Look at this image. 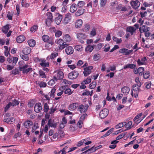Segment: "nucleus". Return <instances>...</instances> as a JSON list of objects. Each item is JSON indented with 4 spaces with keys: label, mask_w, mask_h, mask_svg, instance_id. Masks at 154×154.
Wrapping results in <instances>:
<instances>
[{
    "label": "nucleus",
    "mask_w": 154,
    "mask_h": 154,
    "mask_svg": "<svg viewBox=\"0 0 154 154\" xmlns=\"http://www.w3.org/2000/svg\"><path fill=\"white\" fill-rule=\"evenodd\" d=\"M55 81L56 80L54 78L53 79H51L48 82V84L50 86H52L55 84Z\"/></svg>",
    "instance_id": "obj_57"
},
{
    "label": "nucleus",
    "mask_w": 154,
    "mask_h": 154,
    "mask_svg": "<svg viewBox=\"0 0 154 154\" xmlns=\"http://www.w3.org/2000/svg\"><path fill=\"white\" fill-rule=\"evenodd\" d=\"M44 108V111L45 112H47L48 111L49 109V106L47 103H45Z\"/></svg>",
    "instance_id": "obj_47"
},
{
    "label": "nucleus",
    "mask_w": 154,
    "mask_h": 154,
    "mask_svg": "<svg viewBox=\"0 0 154 154\" xmlns=\"http://www.w3.org/2000/svg\"><path fill=\"white\" fill-rule=\"evenodd\" d=\"M76 36L77 38L79 39H85L86 38V35L82 33H78Z\"/></svg>",
    "instance_id": "obj_26"
},
{
    "label": "nucleus",
    "mask_w": 154,
    "mask_h": 154,
    "mask_svg": "<svg viewBox=\"0 0 154 154\" xmlns=\"http://www.w3.org/2000/svg\"><path fill=\"white\" fill-rule=\"evenodd\" d=\"M109 112L107 109L105 108L103 109L100 112V117L102 119L105 118L108 115Z\"/></svg>",
    "instance_id": "obj_5"
},
{
    "label": "nucleus",
    "mask_w": 154,
    "mask_h": 154,
    "mask_svg": "<svg viewBox=\"0 0 154 154\" xmlns=\"http://www.w3.org/2000/svg\"><path fill=\"white\" fill-rule=\"evenodd\" d=\"M121 91L124 94L127 95L128 94L130 89L127 87L124 86L122 88Z\"/></svg>",
    "instance_id": "obj_18"
},
{
    "label": "nucleus",
    "mask_w": 154,
    "mask_h": 154,
    "mask_svg": "<svg viewBox=\"0 0 154 154\" xmlns=\"http://www.w3.org/2000/svg\"><path fill=\"white\" fill-rule=\"evenodd\" d=\"M79 104L77 103H74L70 104L68 106V109L70 111H74L78 106Z\"/></svg>",
    "instance_id": "obj_13"
},
{
    "label": "nucleus",
    "mask_w": 154,
    "mask_h": 154,
    "mask_svg": "<svg viewBox=\"0 0 154 154\" xmlns=\"http://www.w3.org/2000/svg\"><path fill=\"white\" fill-rule=\"evenodd\" d=\"M95 46V45H89L86 46L85 49V51H88L89 52H91L94 49Z\"/></svg>",
    "instance_id": "obj_17"
},
{
    "label": "nucleus",
    "mask_w": 154,
    "mask_h": 154,
    "mask_svg": "<svg viewBox=\"0 0 154 154\" xmlns=\"http://www.w3.org/2000/svg\"><path fill=\"white\" fill-rule=\"evenodd\" d=\"M63 92L65 94H67L68 95H71L72 93V92L71 91L70 88H67Z\"/></svg>",
    "instance_id": "obj_42"
},
{
    "label": "nucleus",
    "mask_w": 154,
    "mask_h": 154,
    "mask_svg": "<svg viewBox=\"0 0 154 154\" xmlns=\"http://www.w3.org/2000/svg\"><path fill=\"white\" fill-rule=\"evenodd\" d=\"M28 45L30 47H34L35 44V42L33 39H30L28 41Z\"/></svg>",
    "instance_id": "obj_28"
},
{
    "label": "nucleus",
    "mask_w": 154,
    "mask_h": 154,
    "mask_svg": "<svg viewBox=\"0 0 154 154\" xmlns=\"http://www.w3.org/2000/svg\"><path fill=\"white\" fill-rule=\"evenodd\" d=\"M4 47L5 49L4 52L5 55L6 57H7L8 56V54H10L9 51L8 50V47L7 46H5Z\"/></svg>",
    "instance_id": "obj_52"
},
{
    "label": "nucleus",
    "mask_w": 154,
    "mask_h": 154,
    "mask_svg": "<svg viewBox=\"0 0 154 154\" xmlns=\"http://www.w3.org/2000/svg\"><path fill=\"white\" fill-rule=\"evenodd\" d=\"M62 34V32L60 30L57 31L55 33V35L56 37H59Z\"/></svg>",
    "instance_id": "obj_64"
},
{
    "label": "nucleus",
    "mask_w": 154,
    "mask_h": 154,
    "mask_svg": "<svg viewBox=\"0 0 154 154\" xmlns=\"http://www.w3.org/2000/svg\"><path fill=\"white\" fill-rule=\"evenodd\" d=\"M28 55H26V54H21L20 56L25 61H27L29 60Z\"/></svg>",
    "instance_id": "obj_38"
},
{
    "label": "nucleus",
    "mask_w": 154,
    "mask_h": 154,
    "mask_svg": "<svg viewBox=\"0 0 154 154\" xmlns=\"http://www.w3.org/2000/svg\"><path fill=\"white\" fill-rule=\"evenodd\" d=\"M32 122L30 121H27L25 122L24 124V125L26 128L29 129L32 125Z\"/></svg>",
    "instance_id": "obj_21"
},
{
    "label": "nucleus",
    "mask_w": 154,
    "mask_h": 154,
    "mask_svg": "<svg viewBox=\"0 0 154 154\" xmlns=\"http://www.w3.org/2000/svg\"><path fill=\"white\" fill-rule=\"evenodd\" d=\"M143 74V78L147 79L150 76V72L149 71H146L144 72Z\"/></svg>",
    "instance_id": "obj_34"
},
{
    "label": "nucleus",
    "mask_w": 154,
    "mask_h": 154,
    "mask_svg": "<svg viewBox=\"0 0 154 154\" xmlns=\"http://www.w3.org/2000/svg\"><path fill=\"white\" fill-rule=\"evenodd\" d=\"M9 29V26L7 25L2 29V31L3 32L6 33L8 32Z\"/></svg>",
    "instance_id": "obj_46"
},
{
    "label": "nucleus",
    "mask_w": 154,
    "mask_h": 154,
    "mask_svg": "<svg viewBox=\"0 0 154 154\" xmlns=\"http://www.w3.org/2000/svg\"><path fill=\"white\" fill-rule=\"evenodd\" d=\"M77 128V127L75 125H71L69 128V130L71 131H75Z\"/></svg>",
    "instance_id": "obj_36"
},
{
    "label": "nucleus",
    "mask_w": 154,
    "mask_h": 154,
    "mask_svg": "<svg viewBox=\"0 0 154 154\" xmlns=\"http://www.w3.org/2000/svg\"><path fill=\"white\" fill-rule=\"evenodd\" d=\"M136 30V29L132 26H130L128 27L127 29V31L130 32L131 34H132L133 33L135 32Z\"/></svg>",
    "instance_id": "obj_32"
},
{
    "label": "nucleus",
    "mask_w": 154,
    "mask_h": 154,
    "mask_svg": "<svg viewBox=\"0 0 154 154\" xmlns=\"http://www.w3.org/2000/svg\"><path fill=\"white\" fill-rule=\"evenodd\" d=\"M100 58V55L98 54H95L93 57V60L95 61L98 60Z\"/></svg>",
    "instance_id": "obj_40"
},
{
    "label": "nucleus",
    "mask_w": 154,
    "mask_h": 154,
    "mask_svg": "<svg viewBox=\"0 0 154 154\" xmlns=\"http://www.w3.org/2000/svg\"><path fill=\"white\" fill-rule=\"evenodd\" d=\"M49 38V36L47 35H44L42 37L43 40L45 42H48Z\"/></svg>",
    "instance_id": "obj_54"
},
{
    "label": "nucleus",
    "mask_w": 154,
    "mask_h": 154,
    "mask_svg": "<svg viewBox=\"0 0 154 154\" xmlns=\"http://www.w3.org/2000/svg\"><path fill=\"white\" fill-rule=\"evenodd\" d=\"M130 4L133 8L137 9L138 8L140 5V2L137 0L135 1H131Z\"/></svg>",
    "instance_id": "obj_8"
},
{
    "label": "nucleus",
    "mask_w": 154,
    "mask_h": 154,
    "mask_svg": "<svg viewBox=\"0 0 154 154\" xmlns=\"http://www.w3.org/2000/svg\"><path fill=\"white\" fill-rule=\"evenodd\" d=\"M57 44H59L60 46L59 47V49L60 50H62L65 47H66L69 44L67 43L66 42L61 39H59L57 41Z\"/></svg>",
    "instance_id": "obj_3"
},
{
    "label": "nucleus",
    "mask_w": 154,
    "mask_h": 154,
    "mask_svg": "<svg viewBox=\"0 0 154 154\" xmlns=\"http://www.w3.org/2000/svg\"><path fill=\"white\" fill-rule=\"evenodd\" d=\"M96 82H93L89 85V88L91 89L94 88L96 87Z\"/></svg>",
    "instance_id": "obj_49"
},
{
    "label": "nucleus",
    "mask_w": 154,
    "mask_h": 154,
    "mask_svg": "<svg viewBox=\"0 0 154 154\" xmlns=\"http://www.w3.org/2000/svg\"><path fill=\"white\" fill-rule=\"evenodd\" d=\"M149 28L144 25L142 26L139 28V31L141 33H145L147 31H149Z\"/></svg>",
    "instance_id": "obj_15"
},
{
    "label": "nucleus",
    "mask_w": 154,
    "mask_h": 154,
    "mask_svg": "<svg viewBox=\"0 0 154 154\" xmlns=\"http://www.w3.org/2000/svg\"><path fill=\"white\" fill-rule=\"evenodd\" d=\"M11 73L14 75L18 74L19 73V70L17 69L16 68L15 69L12 70Z\"/></svg>",
    "instance_id": "obj_58"
},
{
    "label": "nucleus",
    "mask_w": 154,
    "mask_h": 154,
    "mask_svg": "<svg viewBox=\"0 0 154 154\" xmlns=\"http://www.w3.org/2000/svg\"><path fill=\"white\" fill-rule=\"evenodd\" d=\"M75 49L77 51H81L82 50V47L81 45H77L75 46Z\"/></svg>",
    "instance_id": "obj_53"
},
{
    "label": "nucleus",
    "mask_w": 154,
    "mask_h": 154,
    "mask_svg": "<svg viewBox=\"0 0 154 154\" xmlns=\"http://www.w3.org/2000/svg\"><path fill=\"white\" fill-rule=\"evenodd\" d=\"M42 109V105L40 103H38L35 104L34 107V110L35 112L39 113L40 112Z\"/></svg>",
    "instance_id": "obj_7"
},
{
    "label": "nucleus",
    "mask_w": 154,
    "mask_h": 154,
    "mask_svg": "<svg viewBox=\"0 0 154 154\" xmlns=\"http://www.w3.org/2000/svg\"><path fill=\"white\" fill-rule=\"evenodd\" d=\"M92 66H88L84 69L83 73L85 76L88 75L91 72V70L93 69Z\"/></svg>",
    "instance_id": "obj_9"
},
{
    "label": "nucleus",
    "mask_w": 154,
    "mask_h": 154,
    "mask_svg": "<svg viewBox=\"0 0 154 154\" xmlns=\"http://www.w3.org/2000/svg\"><path fill=\"white\" fill-rule=\"evenodd\" d=\"M42 62L40 63V65L42 67H45L49 66V63L48 62H43V60H42Z\"/></svg>",
    "instance_id": "obj_45"
},
{
    "label": "nucleus",
    "mask_w": 154,
    "mask_h": 154,
    "mask_svg": "<svg viewBox=\"0 0 154 154\" xmlns=\"http://www.w3.org/2000/svg\"><path fill=\"white\" fill-rule=\"evenodd\" d=\"M54 73H56L54 77V78L56 81H57L59 80L62 79L63 77V73L62 71L60 70H58L54 71Z\"/></svg>",
    "instance_id": "obj_1"
},
{
    "label": "nucleus",
    "mask_w": 154,
    "mask_h": 154,
    "mask_svg": "<svg viewBox=\"0 0 154 154\" xmlns=\"http://www.w3.org/2000/svg\"><path fill=\"white\" fill-rule=\"evenodd\" d=\"M79 73L77 71H74L69 73L68 75V78L70 79H76L78 76Z\"/></svg>",
    "instance_id": "obj_6"
},
{
    "label": "nucleus",
    "mask_w": 154,
    "mask_h": 154,
    "mask_svg": "<svg viewBox=\"0 0 154 154\" xmlns=\"http://www.w3.org/2000/svg\"><path fill=\"white\" fill-rule=\"evenodd\" d=\"M85 9L81 8L77 11L75 13V15L77 16H79L85 12Z\"/></svg>",
    "instance_id": "obj_24"
},
{
    "label": "nucleus",
    "mask_w": 154,
    "mask_h": 154,
    "mask_svg": "<svg viewBox=\"0 0 154 154\" xmlns=\"http://www.w3.org/2000/svg\"><path fill=\"white\" fill-rule=\"evenodd\" d=\"M138 73L140 75H142L144 72V68L141 67H139L138 68Z\"/></svg>",
    "instance_id": "obj_44"
},
{
    "label": "nucleus",
    "mask_w": 154,
    "mask_h": 154,
    "mask_svg": "<svg viewBox=\"0 0 154 154\" xmlns=\"http://www.w3.org/2000/svg\"><path fill=\"white\" fill-rule=\"evenodd\" d=\"M140 87H139L138 86V85H136V84H134L132 86V92H131V95L132 96H133V90L134 91L135 93L137 94V93H138L139 91L140 90Z\"/></svg>",
    "instance_id": "obj_12"
},
{
    "label": "nucleus",
    "mask_w": 154,
    "mask_h": 154,
    "mask_svg": "<svg viewBox=\"0 0 154 154\" xmlns=\"http://www.w3.org/2000/svg\"><path fill=\"white\" fill-rule=\"evenodd\" d=\"M58 137L59 140L63 138L64 136V133L62 131L60 130L59 131L58 133Z\"/></svg>",
    "instance_id": "obj_35"
},
{
    "label": "nucleus",
    "mask_w": 154,
    "mask_h": 154,
    "mask_svg": "<svg viewBox=\"0 0 154 154\" xmlns=\"http://www.w3.org/2000/svg\"><path fill=\"white\" fill-rule=\"evenodd\" d=\"M58 134L56 133H55L53 135V138L54 140V141H55L56 140H57L58 139L59 140V137H58Z\"/></svg>",
    "instance_id": "obj_63"
},
{
    "label": "nucleus",
    "mask_w": 154,
    "mask_h": 154,
    "mask_svg": "<svg viewBox=\"0 0 154 154\" xmlns=\"http://www.w3.org/2000/svg\"><path fill=\"white\" fill-rule=\"evenodd\" d=\"M53 122L54 121H52L51 119H50L48 122V125L49 127L55 128L57 126V124L56 123H53Z\"/></svg>",
    "instance_id": "obj_22"
},
{
    "label": "nucleus",
    "mask_w": 154,
    "mask_h": 154,
    "mask_svg": "<svg viewBox=\"0 0 154 154\" xmlns=\"http://www.w3.org/2000/svg\"><path fill=\"white\" fill-rule=\"evenodd\" d=\"M85 5V3L84 2L80 1L77 4L78 7L79 8H82L83 6Z\"/></svg>",
    "instance_id": "obj_56"
},
{
    "label": "nucleus",
    "mask_w": 154,
    "mask_h": 154,
    "mask_svg": "<svg viewBox=\"0 0 154 154\" xmlns=\"http://www.w3.org/2000/svg\"><path fill=\"white\" fill-rule=\"evenodd\" d=\"M91 78L90 77H88L86 80H84L83 82H82L81 84L82 85H85L89 84L91 82Z\"/></svg>",
    "instance_id": "obj_29"
},
{
    "label": "nucleus",
    "mask_w": 154,
    "mask_h": 154,
    "mask_svg": "<svg viewBox=\"0 0 154 154\" xmlns=\"http://www.w3.org/2000/svg\"><path fill=\"white\" fill-rule=\"evenodd\" d=\"M89 107L88 104L84 105L83 104L79 105L78 108L77 110L80 112L81 113L85 112L88 110Z\"/></svg>",
    "instance_id": "obj_4"
},
{
    "label": "nucleus",
    "mask_w": 154,
    "mask_h": 154,
    "mask_svg": "<svg viewBox=\"0 0 154 154\" xmlns=\"http://www.w3.org/2000/svg\"><path fill=\"white\" fill-rule=\"evenodd\" d=\"M37 29V26L36 25H34L30 29V31L31 32H35Z\"/></svg>",
    "instance_id": "obj_60"
},
{
    "label": "nucleus",
    "mask_w": 154,
    "mask_h": 154,
    "mask_svg": "<svg viewBox=\"0 0 154 154\" xmlns=\"http://www.w3.org/2000/svg\"><path fill=\"white\" fill-rule=\"evenodd\" d=\"M28 63H26L23 65V67L19 68V70L20 71H22L23 74H27L29 71H32V69L30 67H29Z\"/></svg>",
    "instance_id": "obj_2"
},
{
    "label": "nucleus",
    "mask_w": 154,
    "mask_h": 154,
    "mask_svg": "<svg viewBox=\"0 0 154 154\" xmlns=\"http://www.w3.org/2000/svg\"><path fill=\"white\" fill-rule=\"evenodd\" d=\"M113 129V128H111L108 131L106 132V133L105 134L102 136L101 137V138H103L109 135L112 132Z\"/></svg>",
    "instance_id": "obj_33"
},
{
    "label": "nucleus",
    "mask_w": 154,
    "mask_h": 154,
    "mask_svg": "<svg viewBox=\"0 0 154 154\" xmlns=\"http://www.w3.org/2000/svg\"><path fill=\"white\" fill-rule=\"evenodd\" d=\"M21 5L22 7H28L29 6V4L26 3L25 0L22 1Z\"/></svg>",
    "instance_id": "obj_51"
},
{
    "label": "nucleus",
    "mask_w": 154,
    "mask_h": 154,
    "mask_svg": "<svg viewBox=\"0 0 154 154\" xmlns=\"http://www.w3.org/2000/svg\"><path fill=\"white\" fill-rule=\"evenodd\" d=\"M112 39L113 41L116 42L117 44L120 43L122 41V40L121 38L119 39L115 36L113 37Z\"/></svg>",
    "instance_id": "obj_41"
},
{
    "label": "nucleus",
    "mask_w": 154,
    "mask_h": 154,
    "mask_svg": "<svg viewBox=\"0 0 154 154\" xmlns=\"http://www.w3.org/2000/svg\"><path fill=\"white\" fill-rule=\"evenodd\" d=\"M86 139L82 140L79 142H78V143L77 144V146L78 147H79L81 146L82 145H83V143H84V141H86Z\"/></svg>",
    "instance_id": "obj_61"
},
{
    "label": "nucleus",
    "mask_w": 154,
    "mask_h": 154,
    "mask_svg": "<svg viewBox=\"0 0 154 154\" xmlns=\"http://www.w3.org/2000/svg\"><path fill=\"white\" fill-rule=\"evenodd\" d=\"M77 9V7L76 5L74 3L71 6L70 11L71 12L73 13L75 12Z\"/></svg>",
    "instance_id": "obj_25"
},
{
    "label": "nucleus",
    "mask_w": 154,
    "mask_h": 154,
    "mask_svg": "<svg viewBox=\"0 0 154 154\" xmlns=\"http://www.w3.org/2000/svg\"><path fill=\"white\" fill-rule=\"evenodd\" d=\"M82 24V21L81 19H79L76 21L75 26L76 28L80 27Z\"/></svg>",
    "instance_id": "obj_23"
},
{
    "label": "nucleus",
    "mask_w": 154,
    "mask_h": 154,
    "mask_svg": "<svg viewBox=\"0 0 154 154\" xmlns=\"http://www.w3.org/2000/svg\"><path fill=\"white\" fill-rule=\"evenodd\" d=\"M119 141H117L116 140H114L112 141L111 143V144L112 145H110L109 146V147L112 149H114L116 146V144Z\"/></svg>",
    "instance_id": "obj_27"
},
{
    "label": "nucleus",
    "mask_w": 154,
    "mask_h": 154,
    "mask_svg": "<svg viewBox=\"0 0 154 154\" xmlns=\"http://www.w3.org/2000/svg\"><path fill=\"white\" fill-rule=\"evenodd\" d=\"M132 122L131 121H129L127 123H126L125 125V127L126 128V129L124 131L127 130L131 129V126L132 125Z\"/></svg>",
    "instance_id": "obj_37"
},
{
    "label": "nucleus",
    "mask_w": 154,
    "mask_h": 154,
    "mask_svg": "<svg viewBox=\"0 0 154 154\" xmlns=\"http://www.w3.org/2000/svg\"><path fill=\"white\" fill-rule=\"evenodd\" d=\"M58 56L57 53H52L50 56V58L51 59H53L55 58Z\"/></svg>",
    "instance_id": "obj_59"
},
{
    "label": "nucleus",
    "mask_w": 154,
    "mask_h": 154,
    "mask_svg": "<svg viewBox=\"0 0 154 154\" xmlns=\"http://www.w3.org/2000/svg\"><path fill=\"white\" fill-rule=\"evenodd\" d=\"M19 102L18 101L14 100L12 102H11L12 106H15L19 104Z\"/></svg>",
    "instance_id": "obj_50"
},
{
    "label": "nucleus",
    "mask_w": 154,
    "mask_h": 154,
    "mask_svg": "<svg viewBox=\"0 0 154 154\" xmlns=\"http://www.w3.org/2000/svg\"><path fill=\"white\" fill-rule=\"evenodd\" d=\"M71 14L69 13L65 14V17L63 21V23L64 24H66L70 22L71 18Z\"/></svg>",
    "instance_id": "obj_10"
},
{
    "label": "nucleus",
    "mask_w": 154,
    "mask_h": 154,
    "mask_svg": "<svg viewBox=\"0 0 154 154\" xmlns=\"http://www.w3.org/2000/svg\"><path fill=\"white\" fill-rule=\"evenodd\" d=\"M63 39L66 42H69L71 41V39L69 35L66 34L64 36Z\"/></svg>",
    "instance_id": "obj_30"
},
{
    "label": "nucleus",
    "mask_w": 154,
    "mask_h": 154,
    "mask_svg": "<svg viewBox=\"0 0 154 154\" xmlns=\"http://www.w3.org/2000/svg\"><path fill=\"white\" fill-rule=\"evenodd\" d=\"M63 17L62 15L59 14L57 17H56L55 19V21L56 24L57 25L59 24L62 19Z\"/></svg>",
    "instance_id": "obj_20"
},
{
    "label": "nucleus",
    "mask_w": 154,
    "mask_h": 154,
    "mask_svg": "<svg viewBox=\"0 0 154 154\" xmlns=\"http://www.w3.org/2000/svg\"><path fill=\"white\" fill-rule=\"evenodd\" d=\"M83 125V123L82 121L79 120L77 123V126L79 127V128H81Z\"/></svg>",
    "instance_id": "obj_62"
},
{
    "label": "nucleus",
    "mask_w": 154,
    "mask_h": 154,
    "mask_svg": "<svg viewBox=\"0 0 154 154\" xmlns=\"http://www.w3.org/2000/svg\"><path fill=\"white\" fill-rule=\"evenodd\" d=\"M65 51L67 54H73L74 49L72 47L69 46L66 48Z\"/></svg>",
    "instance_id": "obj_14"
},
{
    "label": "nucleus",
    "mask_w": 154,
    "mask_h": 154,
    "mask_svg": "<svg viewBox=\"0 0 154 154\" xmlns=\"http://www.w3.org/2000/svg\"><path fill=\"white\" fill-rule=\"evenodd\" d=\"M133 51L132 50H129L125 48H122L120 49L119 52L124 54L125 55H129Z\"/></svg>",
    "instance_id": "obj_11"
},
{
    "label": "nucleus",
    "mask_w": 154,
    "mask_h": 154,
    "mask_svg": "<svg viewBox=\"0 0 154 154\" xmlns=\"http://www.w3.org/2000/svg\"><path fill=\"white\" fill-rule=\"evenodd\" d=\"M31 49L29 47H25L24 48L23 50V54H26V55H29L31 52Z\"/></svg>",
    "instance_id": "obj_19"
},
{
    "label": "nucleus",
    "mask_w": 154,
    "mask_h": 154,
    "mask_svg": "<svg viewBox=\"0 0 154 154\" xmlns=\"http://www.w3.org/2000/svg\"><path fill=\"white\" fill-rule=\"evenodd\" d=\"M56 89L55 88H53L51 89V92L49 93L50 97L52 98H53L54 97V93L55 92Z\"/></svg>",
    "instance_id": "obj_39"
},
{
    "label": "nucleus",
    "mask_w": 154,
    "mask_h": 154,
    "mask_svg": "<svg viewBox=\"0 0 154 154\" xmlns=\"http://www.w3.org/2000/svg\"><path fill=\"white\" fill-rule=\"evenodd\" d=\"M47 17V20H50L51 21H53V17L51 13L50 12H48L46 14Z\"/></svg>",
    "instance_id": "obj_31"
},
{
    "label": "nucleus",
    "mask_w": 154,
    "mask_h": 154,
    "mask_svg": "<svg viewBox=\"0 0 154 154\" xmlns=\"http://www.w3.org/2000/svg\"><path fill=\"white\" fill-rule=\"evenodd\" d=\"M99 149L98 146L96 147H94V146H93L91 148L89 149V150H91V152H94L96 150Z\"/></svg>",
    "instance_id": "obj_48"
},
{
    "label": "nucleus",
    "mask_w": 154,
    "mask_h": 154,
    "mask_svg": "<svg viewBox=\"0 0 154 154\" xmlns=\"http://www.w3.org/2000/svg\"><path fill=\"white\" fill-rule=\"evenodd\" d=\"M39 76H40L42 78H46V75L45 73L43 72L41 70H40L39 71Z\"/></svg>",
    "instance_id": "obj_43"
},
{
    "label": "nucleus",
    "mask_w": 154,
    "mask_h": 154,
    "mask_svg": "<svg viewBox=\"0 0 154 154\" xmlns=\"http://www.w3.org/2000/svg\"><path fill=\"white\" fill-rule=\"evenodd\" d=\"M135 82L137 83V84H135L136 85H138V86H139V87H141L142 84L139 81V78L137 77L135 79Z\"/></svg>",
    "instance_id": "obj_55"
},
{
    "label": "nucleus",
    "mask_w": 154,
    "mask_h": 154,
    "mask_svg": "<svg viewBox=\"0 0 154 154\" xmlns=\"http://www.w3.org/2000/svg\"><path fill=\"white\" fill-rule=\"evenodd\" d=\"M25 40V37L23 35L18 36L17 38L16 41L18 43H21Z\"/></svg>",
    "instance_id": "obj_16"
}]
</instances>
